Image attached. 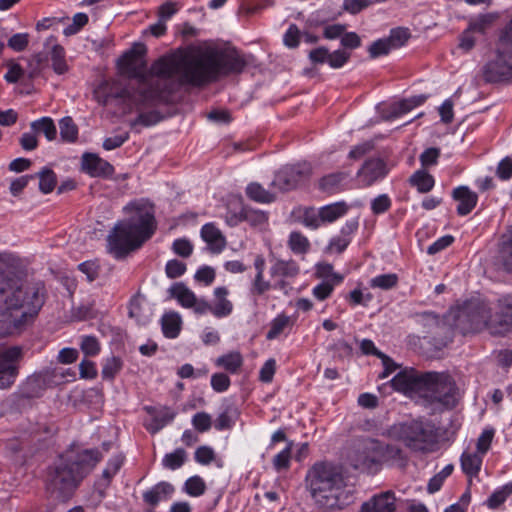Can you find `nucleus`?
Returning <instances> with one entry per match:
<instances>
[{"mask_svg": "<svg viewBox=\"0 0 512 512\" xmlns=\"http://www.w3.org/2000/svg\"><path fill=\"white\" fill-rule=\"evenodd\" d=\"M144 52V47L140 45L137 49H132L121 57L119 66L122 73L136 80V85L129 84L121 87L118 82H113L111 85L105 83L101 86L106 91L105 98L102 101L104 105L107 104L110 98L119 99L130 108L135 107L137 109L156 106L167 101L168 93L165 89L167 79L177 77L180 81V73H158L154 67L172 54L158 59L148 71Z\"/></svg>", "mask_w": 512, "mask_h": 512, "instance_id": "f257e3e1", "label": "nucleus"}, {"mask_svg": "<svg viewBox=\"0 0 512 512\" xmlns=\"http://www.w3.org/2000/svg\"><path fill=\"white\" fill-rule=\"evenodd\" d=\"M247 62L235 49H195L186 53H173L154 67L158 73H180V83L201 86L220 75L240 73Z\"/></svg>", "mask_w": 512, "mask_h": 512, "instance_id": "f03ea898", "label": "nucleus"}, {"mask_svg": "<svg viewBox=\"0 0 512 512\" xmlns=\"http://www.w3.org/2000/svg\"><path fill=\"white\" fill-rule=\"evenodd\" d=\"M390 384L395 391L417 398L431 413L452 409L457 403L456 384L447 373L404 368L390 380Z\"/></svg>", "mask_w": 512, "mask_h": 512, "instance_id": "7ed1b4c3", "label": "nucleus"}, {"mask_svg": "<svg viewBox=\"0 0 512 512\" xmlns=\"http://www.w3.org/2000/svg\"><path fill=\"white\" fill-rule=\"evenodd\" d=\"M305 483L314 503L326 510H342L354 502V489L341 465L319 461L307 471Z\"/></svg>", "mask_w": 512, "mask_h": 512, "instance_id": "20e7f679", "label": "nucleus"}, {"mask_svg": "<svg viewBox=\"0 0 512 512\" xmlns=\"http://www.w3.org/2000/svg\"><path fill=\"white\" fill-rule=\"evenodd\" d=\"M128 217L119 221L107 238L108 251L117 259L142 246L156 230L153 206L145 201H134L124 207Z\"/></svg>", "mask_w": 512, "mask_h": 512, "instance_id": "39448f33", "label": "nucleus"}, {"mask_svg": "<svg viewBox=\"0 0 512 512\" xmlns=\"http://www.w3.org/2000/svg\"><path fill=\"white\" fill-rule=\"evenodd\" d=\"M102 456L96 449H86L76 455H61L47 472V488L59 499L69 498L82 480L95 468Z\"/></svg>", "mask_w": 512, "mask_h": 512, "instance_id": "423d86ee", "label": "nucleus"}, {"mask_svg": "<svg viewBox=\"0 0 512 512\" xmlns=\"http://www.w3.org/2000/svg\"><path fill=\"white\" fill-rule=\"evenodd\" d=\"M495 322L489 305L481 300L472 299L463 303L456 316V327L463 335L488 330L498 335L490 326Z\"/></svg>", "mask_w": 512, "mask_h": 512, "instance_id": "0eeeda50", "label": "nucleus"}, {"mask_svg": "<svg viewBox=\"0 0 512 512\" xmlns=\"http://www.w3.org/2000/svg\"><path fill=\"white\" fill-rule=\"evenodd\" d=\"M392 434L414 451H432L437 443V433L430 422L413 420L400 423L393 426Z\"/></svg>", "mask_w": 512, "mask_h": 512, "instance_id": "6e6552de", "label": "nucleus"}, {"mask_svg": "<svg viewBox=\"0 0 512 512\" xmlns=\"http://www.w3.org/2000/svg\"><path fill=\"white\" fill-rule=\"evenodd\" d=\"M496 55V60L487 63L484 67V74L488 81H498L512 72V18L500 33Z\"/></svg>", "mask_w": 512, "mask_h": 512, "instance_id": "1a4fd4ad", "label": "nucleus"}, {"mask_svg": "<svg viewBox=\"0 0 512 512\" xmlns=\"http://www.w3.org/2000/svg\"><path fill=\"white\" fill-rule=\"evenodd\" d=\"M23 358V350L12 346L0 351V389L10 388L19 375V364Z\"/></svg>", "mask_w": 512, "mask_h": 512, "instance_id": "9d476101", "label": "nucleus"}, {"mask_svg": "<svg viewBox=\"0 0 512 512\" xmlns=\"http://www.w3.org/2000/svg\"><path fill=\"white\" fill-rule=\"evenodd\" d=\"M381 444L374 439H365L357 443L350 461L355 469L371 470L380 464Z\"/></svg>", "mask_w": 512, "mask_h": 512, "instance_id": "9b49d317", "label": "nucleus"}, {"mask_svg": "<svg viewBox=\"0 0 512 512\" xmlns=\"http://www.w3.org/2000/svg\"><path fill=\"white\" fill-rule=\"evenodd\" d=\"M310 175L311 166L308 163L287 165L276 173L272 185L280 191H289L306 181Z\"/></svg>", "mask_w": 512, "mask_h": 512, "instance_id": "f8f14e48", "label": "nucleus"}, {"mask_svg": "<svg viewBox=\"0 0 512 512\" xmlns=\"http://www.w3.org/2000/svg\"><path fill=\"white\" fill-rule=\"evenodd\" d=\"M51 374V371L45 370L29 376L21 383L17 392L14 393V396L19 400L41 397L47 388Z\"/></svg>", "mask_w": 512, "mask_h": 512, "instance_id": "ddd939ff", "label": "nucleus"}, {"mask_svg": "<svg viewBox=\"0 0 512 512\" xmlns=\"http://www.w3.org/2000/svg\"><path fill=\"white\" fill-rule=\"evenodd\" d=\"M495 322L490 326L498 335L512 330V293L499 297L495 303Z\"/></svg>", "mask_w": 512, "mask_h": 512, "instance_id": "4468645a", "label": "nucleus"}, {"mask_svg": "<svg viewBox=\"0 0 512 512\" xmlns=\"http://www.w3.org/2000/svg\"><path fill=\"white\" fill-rule=\"evenodd\" d=\"M172 298L184 308L193 309L195 314H205V299L198 298L196 294L189 289L183 282H177L169 288Z\"/></svg>", "mask_w": 512, "mask_h": 512, "instance_id": "2eb2a0df", "label": "nucleus"}, {"mask_svg": "<svg viewBox=\"0 0 512 512\" xmlns=\"http://www.w3.org/2000/svg\"><path fill=\"white\" fill-rule=\"evenodd\" d=\"M229 290L225 286L216 287L213 290V301L209 303L205 300V314L211 313L216 318H225L232 314L234 305L228 299Z\"/></svg>", "mask_w": 512, "mask_h": 512, "instance_id": "dca6fc26", "label": "nucleus"}, {"mask_svg": "<svg viewBox=\"0 0 512 512\" xmlns=\"http://www.w3.org/2000/svg\"><path fill=\"white\" fill-rule=\"evenodd\" d=\"M396 496L393 491H384L364 501L358 512H396Z\"/></svg>", "mask_w": 512, "mask_h": 512, "instance_id": "f3484780", "label": "nucleus"}, {"mask_svg": "<svg viewBox=\"0 0 512 512\" xmlns=\"http://www.w3.org/2000/svg\"><path fill=\"white\" fill-rule=\"evenodd\" d=\"M387 174L386 164L381 159H369L357 173L358 181L362 187H369L383 179Z\"/></svg>", "mask_w": 512, "mask_h": 512, "instance_id": "a211bd4d", "label": "nucleus"}, {"mask_svg": "<svg viewBox=\"0 0 512 512\" xmlns=\"http://www.w3.org/2000/svg\"><path fill=\"white\" fill-rule=\"evenodd\" d=\"M82 170L91 177H111L114 167L94 153H84L81 159Z\"/></svg>", "mask_w": 512, "mask_h": 512, "instance_id": "6ab92c4d", "label": "nucleus"}, {"mask_svg": "<svg viewBox=\"0 0 512 512\" xmlns=\"http://www.w3.org/2000/svg\"><path fill=\"white\" fill-rule=\"evenodd\" d=\"M128 315L140 325L147 324L152 316L150 307L146 304L145 296L140 292L136 293L129 301Z\"/></svg>", "mask_w": 512, "mask_h": 512, "instance_id": "aec40b11", "label": "nucleus"}, {"mask_svg": "<svg viewBox=\"0 0 512 512\" xmlns=\"http://www.w3.org/2000/svg\"><path fill=\"white\" fill-rule=\"evenodd\" d=\"M452 197L459 202L457 213L460 216L468 215L476 207L478 202V195L467 186L455 188Z\"/></svg>", "mask_w": 512, "mask_h": 512, "instance_id": "412c9836", "label": "nucleus"}, {"mask_svg": "<svg viewBox=\"0 0 512 512\" xmlns=\"http://www.w3.org/2000/svg\"><path fill=\"white\" fill-rule=\"evenodd\" d=\"M145 410L149 415L152 416V421L147 426V429L153 434L157 433L164 426L173 421L176 416V412L166 406L160 408L146 406Z\"/></svg>", "mask_w": 512, "mask_h": 512, "instance_id": "4be33fe9", "label": "nucleus"}, {"mask_svg": "<svg viewBox=\"0 0 512 512\" xmlns=\"http://www.w3.org/2000/svg\"><path fill=\"white\" fill-rule=\"evenodd\" d=\"M175 489L169 482H159L149 490L143 493V501L149 506H156L161 501H166L172 497Z\"/></svg>", "mask_w": 512, "mask_h": 512, "instance_id": "5701e85b", "label": "nucleus"}, {"mask_svg": "<svg viewBox=\"0 0 512 512\" xmlns=\"http://www.w3.org/2000/svg\"><path fill=\"white\" fill-rule=\"evenodd\" d=\"M201 237L213 253H220L226 246L225 237L212 223L205 224L202 227Z\"/></svg>", "mask_w": 512, "mask_h": 512, "instance_id": "b1692460", "label": "nucleus"}, {"mask_svg": "<svg viewBox=\"0 0 512 512\" xmlns=\"http://www.w3.org/2000/svg\"><path fill=\"white\" fill-rule=\"evenodd\" d=\"M349 205L344 201L331 203L319 208L321 223L330 224L347 214Z\"/></svg>", "mask_w": 512, "mask_h": 512, "instance_id": "393cba45", "label": "nucleus"}, {"mask_svg": "<svg viewBox=\"0 0 512 512\" xmlns=\"http://www.w3.org/2000/svg\"><path fill=\"white\" fill-rule=\"evenodd\" d=\"M463 473L469 478L477 477L482 466L483 455L478 452L464 451L460 457Z\"/></svg>", "mask_w": 512, "mask_h": 512, "instance_id": "a878e982", "label": "nucleus"}, {"mask_svg": "<svg viewBox=\"0 0 512 512\" xmlns=\"http://www.w3.org/2000/svg\"><path fill=\"white\" fill-rule=\"evenodd\" d=\"M182 327V318L178 312L169 311L161 318V328L164 336L169 339L178 337Z\"/></svg>", "mask_w": 512, "mask_h": 512, "instance_id": "bb28decb", "label": "nucleus"}, {"mask_svg": "<svg viewBox=\"0 0 512 512\" xmlns=\"http://www.w3.org/2000/svg\"><path fill=\"white\" fill-rule=\"evenodd\" d=\"M293 214L297 215V221L306 228L316 230L322 225L320 211L314 207H299L294 210Z\"/></svg>", "mask_w": 512, "mask_h": 512, "instance_id": "cd10ccee", "label": "nucleus"}, {"mask_svg": "<svg viewBox=\"0 0 512 512\" xmlns=\"http://www.w3.org/2000/svg\"><path fill=\"white\" fill-rule=\"evenodd\" d=\"M300 272V267L296 261L290 260H276L271 266L270 273L273 277H296Z\"/></svg>", "mask_w": 512, "mask_h": 512, "instance_id": "c85d7f7f", "label": "nucleus"}, {"mask_svg": "<svg viewBox=\"0 0 512 512\" xmlns=\"http://www.w3.org/2000/svg\"><path fill=\"white\" fill-rule=\"evenodd\" d=\"M287 246L296 255H306L311 249L309 239L300 231H292L287 240Z\"/></svg>", "mask_w": 512, "mask_h": 512, "instance_id": "c756f323", "label": "nucleus"}, {"mask_svg": "<svg viewBox=\"0 0 512 512\" xmlns=\"http://www.w3.org/2000/svg\"><path fill=\"white\" fill-rule=\"evenodd\" d=\"M498 259L506 271L512 272V228L502 237Z\"/></svg>", "mask_w": 512, "mask_h": 512, "instance_id": "7c9ffc66", "label": "nucleus"}, {"mask_svg": "<svg viewBox=\"0 0 512 512\" xmlns=\"http://www.w3.org/2000/svg\"><path fill=\"white\" fill-rule=\"evenodd\" d=\"M215 364L218 367L225 369L227 372L235 374L243 365V357L240 352L233 351L219 356L215 360Z\"/></svg>", "mask_w": 512, "mask_h": 512, "instance_id": "2f4dec72", "label": "nucleus"}, {"mask_svg": "<svg viewBox=\"0 0 512 512\" xmlns=\"http://www.w3.org/2000/svg\"><path fill=\"white\" fill-rule=\"evenodd\" d=\"M498 18V13L479 14L477 17L469 21L468 27L474 33L484 34Z\"/></svg>", "mask_w": 512, "mask_h": 512, "instance_id": "473e14b6", "label": "nucleus"}, {"mask_svg": "<svg viewBox=\"0 0 512 512\" xmlns=\"http://www.w3.org/2000/svg\"><path fill=\"white\" fill-rule=\"evenodd\" d=\"M35 133H42L48 141L56 138L57 130L54 121L50 117H42L30 124Z\"/></svg>", "mask_w": 512, "mask_h": 512, "instance_id": "72a5a7b5", "label": "nucleus"}, {"mask_svg": "<svg viewBox=\"0 0 512 512\" xmlns=\"http://www.w3.org/2000/svg\"><path fill=\"white\" fill-rule=\"evenodd\" d=\"M247 196L259 203H271L275 200L274 193L264 189L259 183L253 182L246 187Z\"/></svg>", "mask_w": 512, "mask_h": 512, "instance_id": "f704fd0d", "label": "nucleus"}, {"mask_svg": "<svg viewBox=\"0 0 512 512\" xmlns=\"http://www.w3.org/2000/svg\"><path fill=\"white\" fill-rule=\"evenodd\" d=\"M405 461L406 457L404 456L403 451L399 447L395 445H381L380 463L392 462L402 466L405 464Z\"/></svg>", "mask_w": 512, "mask_h": 512, "instance_id": "c9c22d12", "label": "nucleus"}, {"mask_svg": "<svg viewBox=\"0 0 512 512\" xmlns=\"http://www.w3.org/2000/svg\"><path fill=\"white\" fill-rule=\"evenodd\" d=\"M410 182L420 193L429 192L435 184L433 176L424 170L416 171L411 176Z\"/></svg>", "mask_w": 512, "mask_h": 512, "instance_id": "e433bc0d", "label": "nucleus"}, {"mask_svg": "<svg viewBox=\"0 0 512 512\" xmlns=\"http://www.w3.org/2000/svg\"><path fill=\"white\" fill-rule=\"evenodd\" d=\"M239 415L238 409L234 406H227L224 411L219 414L215 421V428L219 431L232 428Z\"/></svg>", "mask_w": 512, "mask_h": 512, "instance_id": "4c0bfd02", "label": "nucleus"}, {"mask_svg": "<svg viewBox=\"0 0 512 512\" xmlns=\"http://www.w3.org/2000/svg\"><path fill=\"white\" fill-rule=\"evenodd\" d=\"M52 68L55 73L61 75L68 71V65L65 61V50L58 44H53L50 51Z\"/></svg>", "mask_w": 512, "mask_h": 512, "instance_id": "58836bf2", "label": "nucleus"}, {"mask_svg": "<svg viewBox=\"0 0 512 512\" xmlns=\"http://www.w3.org/2000/svg\"><path fill=\"white\" fill-rule=\"evenodd\" d=\"M245 207L246 206H243L241 202H230L225 214L226 223L229 226L234 227L244 221Z\"/></svg>", "mask_w": 512, "mask_h": 512, "instance_id": "ea45409f", "label": "nucleus"}, {"mask_svg": "<svg viewBox=\"0 0 512 512\" xmlns=\"http://www.w3.org/2000/svg\"><path fill=\"white\" fill-rule=\"evenodd\" d=\"M292 322L289 316L285 314H279L270 323V329L266 334L268 340L276 339L284 330L291 326Z\"/></svg>", "mask_w": 512, "mask_h": 512, "instance_id": "a19ab883", "label": "nucleus"}, {"mask_svg": "<svg viewBox=\"0 0 512 512\" xmlns=\"http://www.w3.org/2000/svg\"><path fill=\"white\" fill-rule=\"evenodd\" d=\"M512 494V481L495 490L487 499V506L491 509L498 508Z\"/></svg>", "mask_w": 512, "mask_h": 512, "instance_id": "79ce46f5", "label": "nucleus"}, {"mask_svg": "<svg viewBox=\"0 0 512 512\" xmlns=\"http://www.w3.org/2000/svg\"><path fill=\"white\" fill-rule=\"evenodd\" d=\"M60 136L63 141L75 142L78 137V128L71 117H64L59 122Z\"/></svg>", "mask_w": 512, "mask_h": 512, "instance_id": "37998d69", "label": "nucleus"}, {"mask_svg": "<svg viewBox=\"0 0 512 512\" xmlns=\"http://www.w3.org/2000/svg\"><path fill=\"white\" fill-rule=\"evenodd\" d=\"M123 366L119 357L112 356L107 358L103 364L101 375L104 380L112 381L121 371Z\"/></svg>", "mask_w": 512, "mask_h": 512, "instance_id": "c03bdc74", "label": "nucleus"}, {"mask_svg": "<svg viewBox=\"0 0 512 512\" xmlns=\"http://www.w3.org/2000/svg\"><path fill=\"white\" fill-rule=\"evenodd\" d=\"M37 175L39 177L40 191L44 194L52 192L57 183V177L54 171L49 168H44Z\"/></svg>", "mask_w": 512, "mask_h": 512, "instance_id": "a18cd8bd", "label": "nucleus"}, {"mask_svg": "<svg viewBox=\"0 0 512 512\" xmlns=\"http://www.w3.org/2000/svg\"><path fill=\"white\" fill-rule=\"evenodd\" d=\"M186 457L187 455L185 450L177 448L172 453H168L164 456L162 464L167 469L176 470L185 463Z\"/></svg>", "mask_w": 512, "mask_h": 512, "instance_id": "49530a36", "label": "nucleus"}, {"mask_svg": "<svg viewBox=\"0 0 512 512\" xmlns=\"http://www.w3.org/2000/svg\"><path fill=\"white\" fill-rule=\"evenodd\" d=\"M346 174L343 172L331 173L322 177L319 181V187L326 192H333L339 188L340 184L345 180Z\"/></svg>", "mask_w": 512, "mask_h": 512, "instance_id": "de8ad7c7", "label": "nucleus"}, {"mask_svg": "<svg viewBox=\"0 0 512 512\" xmlns=\"http://www.w3.org/2000/svg\"><path fill=\"white\" fill-rule=\"evenodd\" d=\"M398 283V276L395 273L381 274L373 277L369 285L371 288H379L382 290H389L394 288Z\"/></svg>", "mask_w": 512, "mask_h": 512, "instance_id": "09e8293b", "label": "nucleus"}, {"mask_svg": "<svg viewBox=\"0 0 512 512\" xmlns=\"http://www.w3.org/2000/svg\"><path fill=\"white\" fill-rule=\"evenodd\" d=\"M244 221L248 222L252 227L262 228L268 221V216L261 210H255L251 207H245Z\"/></svg>", "mask_w": 512, "mask_h": 512, "instance_id": "8fccbe9b", "label": "nucleus"}, {"mask_svg": "<svg viewBox=\"0 0 512 512\" xmlns=\"http://www.w3.org/2000/svg\"><path fill=\"white\" fill-rule=\"evenodd\" d=\"M317 276L334 284H340L344 279L341 274L334 272L333 266L329 263L317 265Z\"/></svg>", "mask_w": 512, "mask_h": 512, "instance_id": "3c124183", "label": "nucleus"}, {"mask_svg": "<svg viewBox=\"0 0 512 512\" xmlns=\"http://www.w3.org/2000/svg\"><path fill=\"white\" fill-rule=\"evenodd\" d=\"M293 442L289 441L286 448L273 458V466L277 471L287 470L290 466Z\"/></svg>", "mask_w": 512, "mask_h": 512, "instance_id": "603ef678", "label": "nucleus"}, {"mask_svg": "<svg viewBox=\"0 0 512 512\" xmlns=\"http://www.w3.org/2000/svg\"><path fill=\"white\" fill-rule=\"evenodd\" d=\"M184 489L188 495L198 497L204 494L206 485L201 477L193 476L186 480Z\"/></svg>", "mask_w": 512, "mask_h": 512, "instance_id": "864d4df0", "label": "nucleus"}, {"mask_svg": "<svg viewBox=\"0 0 512 512\" xmlns=\"http://www.w3.org/2000/svg\"><path fill=\"white\" fill-rule=\"evenodd\" d=\"M80 349L85 356L93 357L100 352V343L95 336H83L81 337Z\"/></svg>", "mask_w": 512, "mask_h": 512, "instance_id": "5fc2aeb1", "label": "nucleus"}, {"mask_svg": "<svg viewBox=\"0 0 512 512\" xmlns=\"http://www.w3.org/2000/svg\"><path fill=\"white\" fill-rule=\"evenodd\" d=\"M495 430L493 428H487L482 431L477 439L476 447L477 452L481 455H485L490 449L492 440L494 438Z\"/></svg>", "mask_w": 512, "mask_h": 512, "instance_id": "6e6d98bb", "label": "nucleus"}, {"mask_svg": "<svg viewBox=\"0 0 512 512\" xmlns=\"http://www.w3.org/2000/svg\"><path fill=\"white\" fill-rule=\"evenodd\" d=\"M393 49L388 38L379 39L374 41L368 51L371 58H377L383 55H387Z\"/></svg>", "mask_w": 512, "mask_h": 512, "instance_id": "4d7b16f0", "label": "nucleus"}, {"mask_svg": "<svg viewBox=\"0 0 512 512\" xmlns=\"http://www.w3.org/2000/svg\"><path fill=\"white\" fill-rule=\"evenodd\" d=\"M162 120V116L157 111L142 112L138 117L131 122V126L143 125L146 127L155 125Z\"/></svg>", "mask_w": 512, "mask_h": 512, "instance_id": "13d9d810", "label": "nucleus"}, {"mask_svg": "<svg viewBox=\"0 0 512 512\" xmlns=\"http://www.w3.org/2000/svg\"><path fill=\"white\" fill-rule=\"evenodd\" d=\"M392 205V201L387 194H380L371 201V211L375 215L387 212Z\"/></svg>", "mask_w": 512, "mask_h": 512, "instance_id": "bf43d9fd", "label": "nucleus"}, {"mask_svg": "<svg viewBox=\"0 0 512 512\" xmlns=\"http://www.w3.org/2000/svg\"><path fill=\"white\" fill-rule=\"evenodd\" d=\"M193 245L192 243L186 239V238H179L174 240L172 243V251L183 258H188L193 253Z\"/></svg>", "mask_w": 512, "mask_h": 512, "instance_id": "052dcab7", "label": "nucleus"}, {"mask_svg": "<svg viewBox=\"0 0 512 512\" xmlns=\"http://www.w3.org/2000/svg\"><path fill=\"white\" fill-rule=\"evenodd\" d=\"M215 277V269L207 265L201 266L194 275L195 281L202 283L205 286H210L214 282Z\"/></svg>", "mask_w": 512, "mask_h": 512, "instance_id": "680f3d73", "label": "nucleus"}, {"mask_svg": "<svg viewBox=\"0 0 512 512\" xmlns=\"http://www.w3.org/2000/svg\"><path fill=\"white\" fill-rule=\"evenodd\" d=\"M88 23V16L85 13H77L73 16L72 23L64 30L65 36H71L78 33Z\"/></svg>", "mask_w": 512, "mask_h": 512, "instance_id": "e2e57ef3", "label": "nucleus"}, {"mask_svg": "<svg viewBox=\"0 0 512 512\" xmlns=\"http://www.w3.org/2000/svg\"><path fill=\"white\" fill-rule=\"evenodd\" d=\"M350 57L351 54L349 52L341 49L335 50L332 53L329 52L328 65L334 69L341 68L347 63Z\"/></svg>", "mask_w": 512, "mask_h": 512, "instance_id": "0e129e2a", "label": "nucleus"}, {"mask_svg": "<svg viewBox=\"0 0 512 512\" xmlns=\"http://www.w3.org/2000/svg\"><path fill=\"white\" fill-rule=\"evenodd\" d=\"M186 272V264L177 260L172 259L166 263L165 273L168 278L175 279L182 276Z\"/></svg>", "mask_w": 512, "mask_h": 512, "instance_id": "69168bd1", "label": "nucleus"}, {"mask_svg": "<svg viewBox=\"0 0 512 512\" xmlns=\"http://www.w3.org/2000/svg\"><path fill=\"white\" fill-rule=\"evenodd\" d=\"M410 34L408 29L405 28H396L391 30L388 38L391 43L393 49L399 48L405 44V42L409 39Z\"/></svg>", "mask_w": 512, "mask_h": 512, "instance_id": "338daca9", "label": "nucleus"}, {"mask_svg": "<svg viewBox=\"0 0 512 512\" xmlns=\"http://www.w3.org/2000/svg\"><path fill=\"white\" fill-rule=\"evenodd\" d=\"M496 176L503 181L512 178V159L510 157H505L498 163Z\"/></svg>", "mask_w": 512, "mask_h": 512, "instance_id": "774afa93", "label": "nucleus"}]
</instances>
